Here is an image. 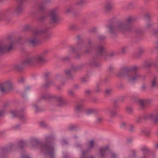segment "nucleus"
I'll return each mask as SVG.
<instances>
[{
	"mask_svg": "<svg viewBox=\"0 0 158 158\" xmlns=\"http://www.w3.org/2000/svg\"><path fill=\"white\" fill-rule=\"evenodd\" d=\"M119 102V100H118L116 99L114 100L113 102V105L112 107H111L112 109H114L115 110H117V109L119 108V105L118 104V103Z\"/></svg>",
	"mask_w": 158,
	"mask_h": 158,
	"instance_id": "35",
	"label": "nucleus"
},
{
	"mask_svg": "<svg viewBox=\"0 0 158 158\" xmlns=\"http://www.w3.org/2000/svg\"><path fill=\"white\" fill-rule=\"evenodd\" d=\"M20 125L19 124H18L13 127V129L15 130H18L19 129Z\"/></svg>",
	"mask_w": 158,
	"mask_h": 158,
	"instance_id": "61",
	"label": "nucleus"
},
{
	"mask_svg": "<svg viewBox=\"0 0 158 158\" xmlns=\"http://www.w3.org/2000/svg\"><path fill=\"white\" fill-rule=\"evenodd\" d=\"M96 31V29L95 28H93L90 29L89 30V31L90 32H95Z\"/></svg>",
	"mask_w": 158,
	"mask_h": 158,
	"instance_id": "62",
	"label": "nucleus"
},
{
	"mask_svg": "<svg viewBox=\"0 0 158 158\" xmlns=\"http://www.w3.org/2000/svg\"><path fill=\"white\" fill-rule=\"evenodd\" d=\"M28 143V141L21 140L18 142L17 144V148L19 149L23 150L24 148L27 145Z\"/></svg>",
	"mask_w": 158,
	"mask_h": 158,
	"instance_id": "25",
	"label": "nucleus"
},
{
	"mask_svg": "<svg viewBox=\"0 0 158 158\" xmlns=\"http://www.w3.org/2000/svg\"><path fill=\"white\" fill-rule=\"evenodd\" d=\"M101 91V89L98 87V84L97 85V87L96 89L94 90V92L95 93H99Z\"/></svg>",
	"mask_w": 158,
	"mask_h": 158,
	"instance_id": "55",
	"label": "nucleus"
},
{
	"mask_svg": "<svg viewBox=\"0 0 158 158\" xmlns=\"http://www.w3.org/2000/svg\"><path fill=\"white\" fill-rule=\"evenodd\" d=\"M141 150L143 152V156L140 158H147V156H149L151 151L149 149L146 147H144L141 148Z\"/></svg>",
	"mask_w": 158,
	"mask_h": 158,
	"instance_id": "24",
	"label": "nucleus"
},
{
	"mask_svg": "<svg viewBox=\"0 0 158 158\" xmlns=\"http://www.w3.org/2000/svg\"><path fill=\"white\" fill-rule=\"evenodd\" d=\"M40 125L42 127H47L48 125L43 122H40L39 123Z\"/></svg>",
	"mask_w": 158,
	"mask_h": 158,
	"instance_id": "56",
	"label": "nucleus"
},
{
	"mask_svg": "<svg viewBox=\"0 0 158 158\" xmlns=\"http://www.w3.org/2000/svg\"><path fill=\"white\" fill-rule=\"evenodd\" d=\"M15 147L13 143H10L5 147L1 148L0 149V157L2 158L4 157L6 154L11 152L12 149Z\"/></svg>",
	"mask_w": 158,
	"mask_h": 158,
	"instance_id": "13",
	"label": "nucleus"
},
{
	"mask_svg": "<svg viewBox=\"0 0 158 158\" xmlns=\"http://www.w3.org/2000/svg\"><path fill=\"white\" fill-rule=\"evenodd\" d=\"M52 85V82L48 80V79H46L45 80V84L43 85L42 87L45 89H47L51 85Z\"/></svg>",
	"mask_w": 158,
	"mask_h": 158,
	"instance_id": "34",
	"label": "nucleus"
},
{
	"mask_svg": "<svg viewBox=\"0 0 158 158\" xmlns=\"http://www.w3.org/2000/svg\"><path fill=\"white\" fill-rule=\"evenodd\" d=\"M51 0H44L43 3L40 4L38 7V10L35 12H33V14L34 15H39L40 14L43 13L46 8L45 3H48L50 2Z\"/></svg>",
	"mask_w": 158,
	"mask_h": 158,
	"instance_id": "16",
	"label": "nucleus"
},
{
	"mask_svg": "<svg viewBox=\"0 0 158 158\" xmlns=\"http://www.w3.org/2000/svg\"><path fill=\"white\" fill-rule=\"evenodd\" d=\"M49 52L48 50H45L35 57H28L22 63L15 64L14 66V69L17 71H20L23 69L25 65H43L46 61L45 57Z\"/></svg>",
	"mask_w": 158,
	"mask_h": 158,
	"instance_id": "4",
	"label": "nucleus"
},
{
	"mask_svg": "<svg viewBox=\"0 0 158 158\" xmlns=\"http://www.w3.org/2000/svg\"><path fill=\"white\" fill-rule=\"evenodd\" d=\"M110 158H118L117 155L114 152H111L110 154Z\"/></svg>",
	"mask_w": 158,
	"mask_h": 158,
	"instance_id": "53",
	"label": "nucleus"
},
{
	"mask_svg": "<svg viewBox=\"0 0 158 158\" xmlns=\"http://www.w3.org/2000/svg\"><path fill=\"white\" fill-rule=\"evenodd\" d=\"M68 94L69 96L72 97H74L75 96L74 92L72 90H69L68 91Z\"/></svg>",
	"mask_w": 158,
	"mask_h": 158,
	"instance_id": "50",
	"label": "nucleus"
},
{
	"mask_svg": "<svg viewBox=\"0 0 158 158\" xmlns=\"http://www.w3.org/2000/svg\"><path fill=\"white\" fill-rule=\"evenodd\" d=\"M71 68L73 70L75 71H77L78 70H80L78 65L75 66L74 65L72 64L71 65Z\"/></svg>",
	"mask_w": 158,
	"mask_h": 158,
	"instance_id": "45",
	"label": "nucleus"
},
{
	"mask_svg": "<svg viewBox=\"0 0 158 158\" xmlns=\"http://www.w3.org/2000/svg\"><path fill=\"white\" fill-rule=\"evenodd\" d=\"M86 64V63H81L79 65H78L79 68L80 70L82 69L84 66H85Z\"/></svg>",
	"mask_w": 158,
	"mask_h": 158,
	"instance_id": "57",
	"label": "nucleus"
},
{
	"mask_svg": "<svg viewBox=\"0 0 158 158\" xmlns=\"http://www.w3.org/2000/svg\"><path fill=\"white\" fill-rule=\"evenodd\" d=\"M77 42L74 48L73 46L70 47V49L72 52L76 54V55L74 56V57L77 59H80V55L79 54L80 50L81 49L84 45V42L83 39L80 35H78L77 37Z\"/></svg>",
	"mask_w": 158,
	"mask_h": 158,
	"instance_id": "8",
	"label": "nucleus"
},
{
	"mask_svg": "<svg viewBox=\"0 0 158 158\" xmlns=\"http://www.w3.org/2000/svg\"><path fill=\"white\" fill-rule=\"evenodd\" d=\"M50 28V27H48L43 29L36 30L34 32L35 35L43 33L44 34V38L46 40L50 39L52 37V33L49 31Z\"/></svg>",
	"mask_w": 158,
	"mask_h": 158,
	"instance_id": "12",
	"label": "nucleus"
},
{
	"mask_svg": "<svg viewBox=\"0 0 158 158\" xmlns=\"http://www.w3.org/2000/svg\"><path fill=\"white\" fill-rule=\"evenodd\" d=\"M97 112V110L94 108L88 109L86 110V114L89 115L93 114H96Z\"/></svg>",
	"mask_w": 158,
	"mask_h": 158,
	"instance_id": "33",
	"label": "nucleus"
},
{
	"mask_svg": "<svg viewBox=\"0 0 158 158\" xmlns=\"http://www.w3.org/2000/svg\"><path fill=\"white\" fill-rule=\"evenodd\" d=\"M36 15H37L36 19L41 23H44L47 18L46 15L43 13Z\"/></svg>",
	"mask_w": 158,
	"mask_h": 158,
	"instance_id": "28",
	"label": "nucleus"
},
{
	"mask_svg": "<svg viewBox=\"0 0 158 158\" xmlns=\"http://www.w3.org/2000/svg\"><path fill=\"white\" fill-rule=\"evenodd\" d=\"M127 112L129 114H132L133 113V109L131 107H127L126 108Z\"/></svg>",
	"mask_w": 158,
	"mask_h": 158,
	"instance_id": "41",
	"label": "nucleus"
},
{
	"mask_svg": "<svg viewBox=\"0 0 158 158\" xmlns=\"http://www.w3.org/2000/svg\"><path fill=\"white\" fill-rule=\"evenodd\" d=\"M155 64H156L154 63L153 61H147L145 62L144 67H149L153 65L155 66Z\"/></svg>",
	"mask_w": 158,
	"mask_h": 158,
	"instance_id": "36",
	"label": "nucleus"
},
{
	"mask_svg": "<svg viewBox=\"0 0 158 158\" xmlns=\"http://www.w3.org/2000/svg\"><path fill=\"white\" fill-rule=\"evenodd\" d=\"M69 29L73 31H77V30L79 28L78 27L74 24H72L69 26Z\"/></svg>",
	"mask_w": 158,
	"mask_h": 158,
	"instance_id": "42",
	"label": "nucleus"
},
{
	"mask_svg": "<svg viewBox=\"0 0 158 158\" xmlns=\"http://www.w3.org/2000/svg\"><path fill=\"white\" fill-rule=\"evenodd\" d=\"M108 149L109 147L108 146L100 149L99 153L101 158H105L106 156V151L108 150Z\"/></svg>",
	"mask_w": 158,
	"mask_h": 158,
	"instance_id": "26",
	"label": "nucleus"
},
{
	"mask_svg": "<svg viewBox=\"0 0 158 158\" xmlns=\"http://www.w3.org/2000/svg\"><path fill=\"white\" fill-rule=\"evenodd\" d=\"M136 7L135 0L130 1L124 7L125 9L130 10L135 8Z\"/></svg>",
	"mask_w": 158,
	"mask_h": 158,
	"instance_id": "23",
	"label": "nucleus"
},
{
	"mask_svg": "<svg viewBox=\"0 0 158 158\" xmlns=\"http://www.w3.org/2000/svg\"><path fill=\"white\" fill-rule=\"evenodd\" d=\"M33 35L34 37L32 38L29 39L28 40V43L30 45L35 46L40 43V40L38 36L39 35H35L34 32Z\"/></svg>",
	"mask_w": 158,
	"mask_h": 158,
	"instance_id": "19",
	"label": "nucleus"
},
{
	"mask_svg": "<svg viewBox=\"0 0 158 158\" xmlns=\"http://www.w3.org/2000/svg\"><path fill=\"white\" fill-rule=\"evenodd\" d=\"M145 51V49L143 47L139 48L137 54L135 56V57L136 58H140L142 55L144 53Z\"/></svg>",
	"mask_w": 158,
	"mask_h": 158,
	"instance_id": "29",
	"label": "nucleus"
},
{
	"mask_svg": "<svg viewBox=\"0 0 158 158\" xmlns=\"http://www.w3.org/2000/svg\"><path fill=\"white\" fill-rule=\"evenodd\" d=\"M152 33L155 35H158V29H155L152 30Z\"/></svg>",
	"mask_w": 158,
	"mask_h": 158,
	"instance_id": "59",
	"label": "nucleus"
},
{
	"mask_svg": "<svg viewBox=\"0 0 158 158\" xmlns=\"http://www.w3.org/2000/svg\"><path fill=\"white\" fill-rule=\"evenodd\" d=\"M24 81L25 78L23 77H20L18 79V81L19 83H23Z\"/></svg>",
	"mask_w": 158,
	"mask_h": 158,
	"instance_id": "54",
	"label": "nucleus"
},
{
	"mask_svg": "<svg viewBox=\"0 0 158 158\" xmlns=\"http://www.w3.org/2000/svg\"><path fill=\"white\" fill-rule=\"evenodd\" d=\"M78 128L77 124H70L67 128L68 130L70 131H77Z\"/></svg>",
	"mask_w": 158,
	"mask_h": 158,
	"instance_id": "32",
	"label": "nucleus"
},
{
	"mask_svg": "<svg viewBox=\"0 0 158 158\" xmlns=\"http://www.w3.org/2000/svg\"><path fill=\"white\" fill-rule=\"evenodd\" d=\"M65 74L69 79L73 80V76L72 73L71 71L70 70L68 69L64 70Z\"/></svg>",
	"mask_w": 158,
	"mask_h": 158,
	"instance_id": "31",
	"label": "nucleus"
},
{
	"mask_svg": "<svg viewBox=\"0 0 158 158\" xmlns=\"http://www.w3.org/2000/svg\"><path fill=\"white\" fill-rule=\"evenodd\" d=\"M71 58L69 56H66L63 57L61 58V60L64 62L69 61L70 60Z\"/></svg>",
	"mask_w": 158,
	"mask_h": 158,
	"instance_id": "49",
	"label": "nucleus"
},
{
	"mask_svg": "<svg viewBox=\"0 0 158 158\" xmlns=\"http://www.w3.org/2000/svg\"><path fill=\"white\" fill-rule=\"evenodd\" d=\"M62 145H64V144L68 145V142L66 140L63 139L62 141Z\"/></svg>",
	"mask_w": 158,
	"mask_h": 158,
	"instance_id": "63",
	"label": "nucleus"
},
{
	"mask_svg": "<svg viewBox=\"0 0 158 158\" xmlns=\"http://www.w3.org/2000/svg\"><path fill=\"white\" fill-rule=\"evenodd\" d=\"M153 25V24L151 23H148L147 24L146 27L147 28H149L150 27H152Z\"/></svg>",
	"mask_w": 158,
	"mask_h": 158,
	"instance_id": "64",
	"label": "nucleus"
},
{
	"mask_svg": "<svg viewBox=\"0 0 158 158\" xmlns=\"http://www.w3.org/2000/svg\"><path fill=\"white\" fill-rule=\"evenodd\" d=\"M129 125V124H128L127 123L123 122L120 123V127L122 129H127V127Z\"/></svg>",
	"mask_w": 158,
	"mask_h": 158,
	"instance_id": "38",
	"label": "nucleus"
},
{
	"mask_svg": "<svg viewBox=\"0 0 158 158\" xmlns=\"http://www.w3.org/2000/svg\"><path fill=\"white\" fill-rule=\"evenodd\" d=\"M130 152L132 154V156L134 158L137 157L136 156V152L135 150H131L130 151Z\"/></svg>",
	"mask_w": 158,
	"mask_h": 158,
	"instance_id": "52",
	"label": "nucleus"
},
{
	"mask_svg": "<svg viewBox=\"0 0 158 158\" xmlns=\"http://www.w3.org/2000/svg\"><path fill=\"white\" fill-rule=\"evenodd\" d=\"M144 120H152L154 123H158V114H145L143 116Z\"/></svg>",
	"mask_w": 158,
	"mask_h": 158,
	"instance_id": "18",
	"label": "nucleus"
},
{
	"mask_svg": "<svg viewBox=\"0 0 158 158\" xmlns=\"http://www.w3.org/2000/svg\"><path fill=\"white\" fill-rule=\"evenodd\" d=\"M55 136L53 135L45 137L44 142L34 138L31 139V143L33 147L39 145L40 151L44 154L45 158H54L55 151L53 146Z\"/></svg>",
	"mask_w": 158,
	"mask_h": 158,
	"instance_id": "2",
	"label": "nucleus"
},
{
	"mask_svg": "<svg viewBox=\"0 0 158 158\" xmlns=\"http://www.w3.org/2000/svg\"><path fill=\"white\" fill-rule=\"evenodd\" d=\"M156 81L157 78L156 77L153 78L151 82V86L152 88L155 87L157 85Z\"/></svg>",
	"mask_w": 158,
	"mask_h": 158,
	"instance_id": "43",
	"label": "nucleus"
},
{
	"mask_svg": "<svg viewBox=\"0 0 158 158\" xmlns=\"http://www.w3.org/2000/svg\"><path fill=\"white\" fill-rule=\"evenodd\" d=\"M112 90L111 89H106L105 92V96H108L110 95L112 92Z\"/></svg>",
	"mask_w": 158,
	"mask_h": 158,
	"instance_id": "46",
	"label": "nucleus"
},
{
	"mask_svg": "<svg viewBox=\"0 0 158 158\" xmlns=\"http://www.w3.org/2000/svg\"><path fill=\"white\" fill-rule=\"evenodd\" d=\"M32 106L35 108L36 109L35 110V112L36 113L41 112L44 110V109L38 107L37 105H33Z\"/></svg>",
	"mask_w": 158,
	"mask_h": 158,
	"instance_id": "40",
	"label": "nucleus"
},
{
	"mask_svg": "<svg viewBox=\"0 0 158 158\" xmlns=\"http://www.w3.org/2000/svg\"><path fill=\"white\" fill-rule=\"evenodd\" d=\"M81 81L84 83H86L88 81V78L86 77H83L81 79Z\"/></svg>",
	"mask_w": 158,
	"mask_h": 158,
	"instance_id": "60",
	"label": "nucleus"
},
{
	"mask_svg": "<svg viewBox=\"0 0 158 158\" xmlns=\"http://www.w3.org/2000/svg\"><path fill=\"white\" fill-rule=\"evenodd\" d=\"M95 55L88 64L91 67H99L101 64L98 62L99 58H102L106 61L112 58L115 55L114 52H108L105 47L102 44H99L95 48Z\"/></svg>",
	"mask_w": 158,
	"mask_h": 158,
	"instance_id": "3",
	"label": "nucleus"
},
{
	"mask_svg": "<svg viewBox=\"0 0 158 158\" xmlns=\"http://www.w3.org/2000/svg\"><path fill=\"white\" fill-rule=\"evenodd\" d=\"M12 114L13 117H18L20 120H23L25 119V113L23 108L19 110H11L10 111Z\"/></svg>",
	"mask_w": 158,
	"mask_h": 158,
	"instance_id": "15",
	"label": "nucleus"
},
{
	"mask_svg": "<svg viewBox=\"0 0 158 158\" xmlns=\"http://www.w3.org/2000/svg\"><path fill=\"white\" fill-rule=\"evenodd\" d=\"M84 109V106L82 102H77L74 107L75 112L77 113L83 111Z\"/></svg>",
	"mask_w": 158,
	"mask_h": 158,
	"instance_id": "20",
	"label": "nucleus"
},
{
	"mask_svg": "<svg viewBox=\"0 0 158 158\" xmlns=\"http://www.w3.org/2000/svg\"><path fill=\"white\" fill-rule=\"evenodd\" d=\"M28 0H15V4L12 8H9L11 15L14 14L19 15L22 14L24 11L25 5Z\"/></svg>",
	"mask_w": 158,
	"mask_h": 158,
	"instance_id": "6",
	"label": "nucleus"
},
{
	"mask_svg": "<svg viewBox=\"0 0 158 158\" xmlns=\"http://www.w3.org/2000/svg\"><path fill=\"white\" fill-rule=\"evenodd\" d=\"M135 18L130 17L123 21H119L115 22L113 19H110L106 27L111 38H116L119 32H130L133 31L137 35H141L143 30L141 28L136 27L133 29V23Z\"/></svg>",
	"mask_w": 158,
	"mask_h": 158,
	"instance_id": "1",
	"label": "nucleus"
},
{
	"mask_svg": "<svg viewBox=\"0 0 158 158\" xmlns=\"http://www.w3.org/2000/svg\"><path fill=\"white\" fill-rule=\"evenodd\" d=\"M98 38L99 40L103 41L106 39V37L103 35H100L98 36Z\"/></svg>",
	"mask_w": 158,
	"mask_h": 158,
	"instance_id": "47",
	"label": "nucleus"
},
{
	"mask_svg": "<svg viewBox=\"0 0 158 158\" xmlns=\"http://www.w3.org/2000/svg\"><path fill=\"white\" fill-rule=\"evenodd\" d=\"M85 3V0H76L73 6L74 8H80L83 6Z\"/></svg>",
	"mask_w": 158,
	"mask_h": 158,
	"instance_id": "27",
	"label": "nucleus"
},
{
	"mask_svg": "<svg viewBox=\"0 0 158 158\" xmlns=\"http://www.w3.org/2000/svg\"><path fill=\"white\" fill-rule=\"evenodd\" d=\"M13 83L10 81H7L0 84V91L5 93L6 89L10 90L13 89Z\"/></svg>",
	"mask_w": 158,
	"mask_h": 158,
	"instance_id": "11",
	"label": "nucleus"
},
{
	"mask_svg": "<svg viewBox=\"0 0 158 158\" xmlns=\"http://www.w3.org/2000/svg\"><path fill=\"white\" fill-rule=\"evenodd\" d=\"M12 36L8 37L7 42L3 44L0 43V56L4 53L10 52L12 50L13 46V43L11 40Z\"/></svg>",
	"mask_w": 158,
	"mask_h": 158,
	"instance_id": "9",
	"label": "nucleus"
},
{
	"mask_svg": "<svg viewBox=\"0 0 158 158\" xmlns=\"http://www.w3.org/2000/svg\"><path fill=\"white\" fill-rule=\"evenodd\" d=\"M144 18L145 19L148 21H150L151 20L150 15L148 13H146L144 15Z\"/></svg>",
	"mask_w": 158,
	"mask_h": 158,
	"instance_id": "51",
	"label": "nucleus"
},
{
	"mask_svg": "<svg viewBox=\"0 0 158 158\" xmlns=\"http://www.w3.org/2000/svg\"><path fill=\"white\" fill-rule=\"evenodd\" d=\"M141 132L147 135H148L150 133V131L149 130L144 129L141 130Z\"/></svg>",
	"mask_w": 158,
	"mask_h": 158,
	"instance_id": "48",
	"label": "nucleus"
},
{
	"mask_svg": "<svg viewBox=\"0 0 158 158\" xmlns=\"http://www.w3.org/2000/svg\"><path fill=\"white\" fill-rule=\"evenodd\" d=\"M137 69L136 66L125 67L121 69L117 76L119 77H127L130 83L135 82L141 78L140 74L136 71Z\"/></svg>",
	"mask_w": 158,
	"mask_h": 158,
	"instance_id": "5",
	"label": "nucleus"
},
{
	"mask_svg": "<svg viewBox=\"0 0 158 158\" xmlns=\"http://www.w3.org/2000/svg\"><path fill=\"white\" fill-rule=\"evenodd\" d=\"M152 102V100L151 99H145L143 100H139V103L140 106L144 108L146 106L151 105Z\"/></svg>",
	"mask_w": 158,
	"mask_h": 158,
	"instance_id": "21",
	"label": "nucleus"
},
{
	"mask_svg": "<svg viewBox=\"0 0 158 158\" xmlns=\"http://www.w3.org/2000/svg\"><path fill=\"white\" fill-rule=\"evenodd\" d=\"M52 99L55 100L58 102V106L59 107L63 106L66 104V102L63 97L61 96L58 97L56 96H54L49 93H46L42 95L37 102H39L41 99L47 100H51Z\"/></svg>",
	"mask_w": 158,
	"mask_h": 158,
	"instance_id": "7",
	"label": "nucleus"
},
{
	"mask_svg": "<svg viewBox=\"0 0 158 158\" xmlns=\"http://www.w3.org/2000/svg\"><path fill=\"white\" fill-rule=\"evenodd\" d=\"M105 113L108 115L110 119L107 120L109 123L113 122L112 119L115 118L117 114V110H115L114 109H112L110 107L107 108L106 109Z\"/></svg>",
	"mask_w": 158,
	"mask_h": 158,
	"instance_id": "14",
	"label": "nucleus"
},
{
	"mask_svg": "<svg viewBox=\"0 0 158 158\" xmlns=\"http://www.w3.org/2000/svg\"><path fill=\"white\" fill-rule=\"evenodd\" d=\"M128 127H129V128H127V130L129 132L131 133L135 132V126L132 124H129Z\"/></svg>",
	"mask_w": 158,
	"mask_h": 158,
	"instance_id": "37",
	"label": "nucleus"
},
{
	"mask_svg": "<svg viewBox=\"0 0 158 158\" xmlns=\"http://www.w3.org/2000/svg\"><path fill=\"white\" fill-rule=\"evenodd\" d=\"M88 46L86 48V49L84 52L85 53H89L92 52L93 49V48L91 44L90 40L88 41Z\"/></svg>",
	"mask_w": 158,
	"mask_h": 158,
	"instance_id": "30",
	"label": "nucleus"
},
{
	"mask_svg": "<svg viewBox=\"0 0 158 158\" xmlns=\"http://www.w3.org/2000/svg\"><path fill=\"white\" fill-rule=\"evenodd\" d=\"M94 144V141L93 140H91L89 142V146L87 150L90 151L91 150L93 147Z\"/></svg>",
	"mask_w": 158,
	"mask_h": 158,
	"instance_id": "44",
	"label": "nucleus"
},
{
	"mask_svg": "<svg viewBox=\"0 0 158 158\" xmlns=\"http://www.w3.org/2000/svg\"><path fill=\"white\" fill-rule=\"evenodd\" d=\"M11 12L9 8L0 12V22L2 21H8L9 17L11 15Z\"/></svg>",
	"mask_w": 158,
	"mask_h": 158,
	"instance_id": "17",
	"label": "nucleus"
},
{
	"mask_svg": "<svg viewBox=\"0 0 158 158\" xmlns=\"http://www.w3.org/2000/svg\"><path fill=\"white\" fill-rule=\"evenodd\" d=\"M151 113H150V114H143V116H138L137 118V119H136V122L137 123H142V118H143V119L144 120V119H143V116L145 114H151Z\"/></svg>",
	"mask_w": 158,
	"mask_h": 158,
	"instance_id": "39",
	"label": "nucleus"
},
{
	"mask_svg": "<svg viewBox=\"0 0 158 158\" xmlns=\"http://www.w3.org/2000/svg\"><path fill=\"white\" fill-rule=\"evenodd\" d=\"M113 7V4L111 2H109L106 3L103 7V12L106 13L110 12L112 10Z\"/></svg>",
	"mask_w": 158,
	"mask_h": 158,
	"instance_id": "22",
	"label": "nucleus"
},
{
	"mask_svg": "<svg viewBox=\"0 0 158 158\" xmlns=\"http://www.w3.org/2000/svg\"><path fill=\"white\" fill-rule=\"evenodd\" d=\"M49 17L50 19L49 23L51 24H56L59 22V18L57 8L54 9L50 11Z\"/></svg>",
	"mask_w": 158,
	"mask_h": 158,
	"instance_id": "10",
	"label": "nucleus"
},
{
	"mask_svg": "<svg viewBox=\"0 0 158 158\" xmlns=\"http://www.w3.org/2000/svg\"><path fill=\"white\" fill-rule=\"evenodd\" d=\"M127 48V47H123L121 48V52L123 54L126 53Z\"/></svg>",
	"mask_w": 158,
	"mask_h": 158,
	"instance_id": "58",
	"label": "nucleus"
}]
</instances>
